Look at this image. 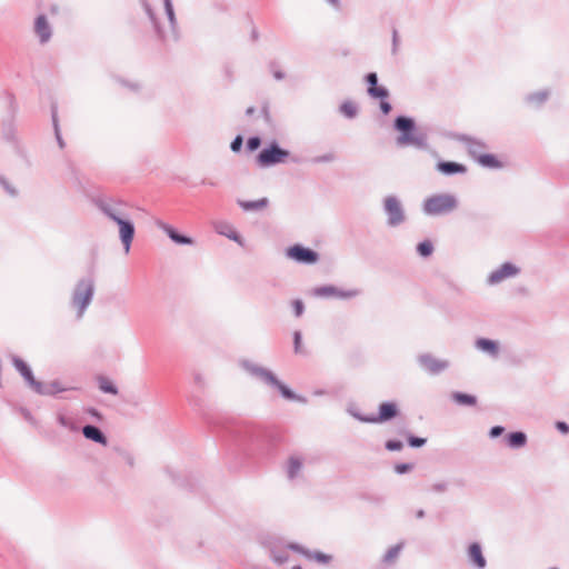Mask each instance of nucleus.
I'll return each mask as SVG.
<instances>
[{
    "mask_svg": "<svg viewBox=\"0 0 569 569\" xmlns=\"http://www.w3.org/2000/svg\"><path fill=\"white\" fill-rule=\"evenodd\" d=\"M436 170L441 174L450 177L455 174H463L467 172V167L460 162L439 160L436 163Z\"/></svg>",
    "mask_w": 569,
    "mask_h": 569,
    "instance_id": "nucleus-19",
    "label": "nucleus"
},
{
    "mask_svg": "<svg viewBox=\"0 0 569 569\" xmlns=\"http://www.w3.org/2000/svg\"><path fill=\"white\" fill-rule=\"evenodd\" d=\"M418 365L429 375L437 376L448 369L449 362L433 357L431 353H422L417 357Z\"/></svg>",
    "mask_w": 569,
    "mask_h": 569,
    "instance_id": "nucleus-10",
    "label": "nucleus"
},
{
    "mask_svg": "<svg viewBox=\"0 0 569 569\" xmlns=\"http://www.w3.org/2000/svg\"><path fill=\"white\" fill-rule=\"evenodd\" d=\"M98 209L111 219L113 222H119L123 218L128 217V214L122 210V203L113 200H98L96 202Z\"/></svg>",
    "mask_w": 569,
    "mask_h": 569,
    "instance_id": "nucleus-13",
    "label": "nucleus"
},
{
    "mask_svg": "<svg viewBox=\"0 0 569 569\" xmlns=\"http://www.w3.org/2000/svg\"><path fill=\"white\" fill-rule=\"evenodd\" d=\"M407 442L411 448H421L426 445L427 439L422 438V437H417L413 435H408Z\"/></svg>",
    "mask_w": 569,
    "mask_h": 569,
    "instance_id": "nucleus-39",
    "label": "nucleus"
},
{
    "mask_svg": "<svg viewBox=\"0 0 569 569\" xmlns=\"http://www.w3.org/2000/svg\"><path fill=\"white\" fill-rule=\"evenodd\" d=\"M58 422L64 427V428H68L69 430H72V431H76L77 430V427L76 425L73 423V421H71L68 417H66L64 415H58Z\"/></svg>",
    "mask_w": 569,
    "mask_h": 569,
    "instance_id": "nucleus-44",
    "label": "nucleus"
},
{
    "mask_svg": "<svg viewBox=\"0 0 569 569\" xmlns=\"http://www.w3.org/2000/svg\"><path fill=\"white\" fill-rule=\"evenodd\" d=\"M251 39H252L253 41H257V40L259 39V32H258V30H257L256 28H253V29L251 30Z\"/></svg>",
    "mask_w": 569,
    "mask_h": 569,
    "instance_id": "nucleus-64",
    "label": "nucleus"
},
{
    "mask_svg": "<svg viewBox=\"0 0 569 569\" xmlns=\"http://www.w3.org/2000/svg\"><path fill=\"white\" fill-rule=\"evenodd\" d=\"M34 33L41 44L50 41L52 37V28L46 14H39L34 20Z\"/></svg>",
    "mask_w": 569,
    "mask_h": 569,
    "instance_id": "nucleus-18",
    "label": "nucleus"
},
{
    "mask_svg": "<svg viewBox=\"0 0 569 569\" xmlns=\"http://www.w3.org/2000/svg\"><path fill=\"white\" fill-rule=\"evenodd\" d=\"M475 347L492 358H498L499 356V343L496 340L489 338H478L475 341Z\"/></svg>",
    "mask_w": 569,
    "mask_h": 569,
    "instance_id": "nucleus-22",
    "label": "nucleus"
},
{
    "mask_svg": "<svg viewBox=\"0 0 569 569\" xmlns=\"http://www.w3.org/2000/svg\"><path fill=\"white\" fill-rule=\"evenodd\" d=\"M451 399L460 406H475L477 403V397L473 395L465 393L461 391H453Z\"/></svg>",
    "mask_w": 569,
    "mask_h": 569,
    "instance_id": "nucleus-29",
    "label": "nucleus"
},
{
    "mask_svg": "<svg viewBox=\"0 0 569 569\" xmlns=\"http://www.w3.org/2000/svg\"><path fill=\"white\" fill-rule=\"evenodd\" d=\"M458 199L452 193H436L426 198L422 202V211L426 216H446L458 208Z\"/></svg>",
    "mask_w": 569,
    "mask_h": 569,
    "instance_id": "nucleus-5",
    "label": "nucleus"
},
{
    "mask_svg": "<svg viewBox=\"0 0 569 569\" xmlns=\"http://www.w3.org/2000/svg\"><path fill=\"white\" fill-rule=\"evenodd\" d=\"M88 412L90 413V416H92L93 418H97L99 420L102 418L100 411L98 409H96V408H90L88 410Z\"/></svg>",
    "mask_w": 569,
    "mask_h": 569,
    "instance_id": "nucleus-61",
    "label": "nucleus"
},
{
    "mask_svg": "<svg viewBox=\"0 0 569 569\" xmlns=\"http://www.w3.org/2000/svg\"><path fill=\"white\" fill-rule=\"evenodd\" d=\"M391 109H392L391 103H390V102H388V101H386V99H383V100H381V101H380V110H381V112H382L383 114H388V113H390Z\"/></svg>",
    "mask_w": 569,
    "mask_h": 569,
    "instance_id": "nucleus-54",
    "label": "nucleus"
},
{
    "mask_svg": "<svg viewBox=\"0 0 569 569\" xmlns=\"http://www.w3.org/2000/svg\"><path fill=\"white\" fill-rule=\"evenodd\" d=\"M368 94L375 99H387L389 97V90L382 86H376L375 88H368Z\"/></svg>",
    "mask_w": 569,
    "mask_h": 569,
    "instance_id": "nucleus-36",
    "label": "nucleus"
},
{
    "mask_svg": "<svg viewBox=\"0 0 569 569\" xmlns=\"http://www.w3.org/2000/svg\"><path fill=\"white\" fill-rule=\"evenodd\" d=\"M385 448L388 451H400L403 448V443L397 439L387 440L385 443Z\"/></svg>",
    "mask_w": 569,
    "mask_h": 569,
    "instance_id": "nucleus-42",
    "label": "nucleus"
},
{
    "mask_svg": "<svg viewBox=\"0 0 569 569\" xmlns=\"http://www.w3.org/2000/svg\"><path fill=\"white\" fill-rule=\"evenodd\" d=\"M239 365L252 378H256L261 382L276 388L284 399L298 401L300 403L308 402L306 397L293 392L289 387L281 382L271 370L247 359L240 360Z\"/></svg>",
    "mask_w": 569,
    "mask_h": 569,
    "instance_id": "nucleus-2",
    "label": "nucleus"
},
{
    "mask_svg": "<svg viewBox=\"0 0 569 569\" xmlns=\"http://www.w3.org/2000/svg\"><path fill=\"white\" fill-rule=\"evenodd\" d=\"M216 230L218 233L226 236L230 240H233L238 242L239 244H242V238L241 236L228 223H220L216 227Z\"/></svg>",
    "mask_w": 569,
    "mask_h": 569,
    "instance_id": "nucleus-28",
    "label": "nucleus"
},
{
    "mask_svg": "<svg viewBox=\"0 0 569 569\" xmlns=\"http://www.w3.org/2000/svg\"><path fill=\"white\" fill-rule=\"evenodd\" d=\"M41 390L36 391L39 396H56L60 392L72 390L73 388L63 387L59 380H52L48 383L41 382Z\"/></svg>",
    "mask_w": 569,
    "mask_h": 569,
    "instance_id": "nucleus-23",
    "label": "nucleus"
},
{
    "mask_svg": "<svg viewBox=\"0 0 569 569\" xmlns=\"http://www.w3.org/2000/svg\"><path fill=\"white\" fill-rule=\"evenodd\" d=\"M301 341H302V335L299 330L293 332V349L296 353H301Z\"/></svg>",
    "mask_w": 569,
    "mask_h": 569,
    "instance_id": "nucleus-47",
    "label": "nucleus"
},
{
    "mask_svg": "<svg viewBox=\"0 0 569 569\" xmlns=\"http://www.w3.org/2000/svg\"><path fill=\"white\" fill-rule=\"evenodd\" d=\"M0 183L3 186V188L6 189V191L11 194V196H16L17 194V191L14 188H12L8 181L3 178L0 179Z\"/></svg>",
    "mask_w": 569,
    "mask_h": 569,
    "instance_id": "nucleus-56",
    "label": "nucleus"
},
{
    "mask_svg": "<svg viewBox=\"0 0 569 569\" xmlns=\"http://www.w3.org/2000/svg\"><path fill=\"white\" fill-rule=\"evenodd\" d=\"M336 160V154L333 152H328L321 156L313 157L310 162L311 163H329Z\"/></svg>",
    "mask_w": 569,
    "mask_h": 569,
    "instance_id": "nucleus-40",
    "label": "nucleus"
},
{
    "mask_svg": "<svg viewBox=\"0 0 569 569\" xmlns=\"http://www.w3.org/2000/svg\"><path fill=\"white\" fill-rule=\"evenodd\" d=\"M556 429L562 435L569 433V425L566 421H557Z\"/></svg>",
    "mask_w": 569,
    "mask_h": 569,
    "instance_id": "nucleus-53",
    "label": "nucleus"
},
{
    "mask_svg": "<svg viewBox=\"0 0 569 569\" xmlns=\"http://www.w3.org/2000/svg\"><path fill=\"white\" fill-rule=\"evenodd\" d=\"M339 109L340 112L349 119H352L358 114V108L352 101L342 102Z\"/></svg>",
    "mask_w": 569,
    "mask_h": 569,
    "instance_id": "nucleus-34",
    "label": "nucleus"
},
{
    "mask_svg": "<svg viewBox=\"0 0 569 569\" xmlns=\"http://www.w3.org/2000/svg\"><path fill=\"white\" fill-rule=\"evenodd\" d=\"M447 489H448V483L445 481L437 482V483L432 485V490L436 492H445V491H447Z\"/></svg>",
    "mask_w": 569,
    "mask_h": 569,
    "instance_id": "nucleus-55",
    "label": "nucleus"
},
{
    "mask_svg": "<svg viewBox=\"0 0 569 569\" xmlns=\"http://www.w3.org/2000/svg\"><path fill=\"white\" fill-rule=\"evenodd\" d=\"M140 2H141V6L143 8L146 14L148 16L149 20L151 21L158 38L164 43L170 42V41L178 42L180 39V31H179L178 21L176 18L172 1L163 0L164 11H166V14H167V18L169 21V31L168 32L162 30V28L160 27L159 21L156 17V13H154L152 7L150 6V3L148 2V0H140Z\"/></svg>",
    "mask_w": 569,
    "mask_h": 569,
    "instance_id": "nucleus-3",
    "label": "nucleus"
},
{
    "mask_svg": "<svg viewBox=\"0 0 569 569\" xmlns=\"http://www.w3.org/2000/svg\"><path fill=\"white\" fill-rule=\"evenodd\" d=\"M302 467H303V461L300 458L290 457L287 462V469H286L288 479L289 480L296 479L300 475Z\"/></svg>",
    "mask_w": 569,
    "mask_h": 569,
    "instance_id": "nucleus-26",
    "label": "nucleus"
},
{
    "mask_svg": "<svg viewBox=\"0 0 569 569\" xmlns=\"http://www.w3.org/2000/svg\"><path fill=\"white\" fill-rule=\"evenodd\" d=\"M289 157L290 152L281 148L279 143L273 140L258 153L257 162L262 168H269L283 163Z\"/></svg>",
    "mask_w": 569,
    "mask_h": 569,
    "instance_id": "nucleus-6",
    "label": "nucleus"
},
{
    "mask_svg": "<svg viewBox=\"0 0 569 569\" xmlns=\"http://www.w3.org/2000/svg\"><path fill=\"white\" fill-rule=\"evenodd\" d=\"M82 435L86 439L91 440L96 443L107 446L108 445V438L103 433V431L94 426V425H86L82 427Z\"/></svg>",
    "mask_w": 569,
    "mask_h": 569,
    "instance_id": "nucleus-21",
    "label": "nucleus"
},
{
    "mask_svg": "<svg viewBox=\"0 0 569 569\" xmlns=\"http://www.w3.org/2000/svg\"><path fill=\"white\" fill-rule=\"evenodd\" d=\"M260 146H261V139L258 136L248 138V140H247V149L250 152H253V151L258 150Z\"/></svg>",
    "mask_w": 569,
    "mask_h": 569,
    "instance_id": "nucleus-43",
    "label": "nucleus"
},
{
    "mask_svg": "<svg viewBox=\"0 0 569 569\" xmlns=\"http://www.w3.org/2000/svg\"><path fill=\"white\" fill-rule=\"evenodd\" d=\"M455 140L465 144L469 156L476 160H478L479 157L483 154V150L488 148L482 140L463 133L455 134Z\"/></svg>",
    "mask_w": 569,
    "mask_h": 569,
    "instance_id": "nucleus-12",
    "label": "nucleus"
},
{
    "mask_svg": "<svg viewBox=\"0 0 569 569\" xmlns=\"http://www.w3.org/2000/svg\"><path fill=\"white\" fill-rule=\"evenodd\" d=\"M121 455H122V458L126 461V463L129 465L130 467H133V465H134L133 456L126 451H123Z\"/></svg>",
    "mask_w": 569,
    "mask_h": 569,
    "instance_id": "nucleus-58",
    "label": "nucleus"
},
{
    "mask_svg": "<svg viewBox=\"0 0 569 569\" xmlns=\"http://www.w3.org/2000/svg\"><path fill=\"white\" fill-rule=\"evenodd\" d=\"M12 360V365L14 366V368L17 369V371L22 376V378L24 379L26 383L28 385V387L30 389H32V391H40L41 390V381H38L34 376H33V372L31 370V368L21 359L19 358L18 356H13L11 358Z\"/></svg>",
    "mask_w": 569,
    "mask_h": 569,
    "instance_id": "nucleus-14",
    "label": "nucleus"
},
{
    "mask_svg": "<svg viewBox=\"0 0 569 569\" xmlns=\"http://www.w3.org/2000/svg\"><path fill=\"white\" fill-rule=\"evenodd\" d=\"M417 252L422 258H428L433 252V244L430 240H423L418 243Z\"/></svg>",
    "mask_w": 569,
    "mask_h": 569,
    "instance_id": "nucleus-35",
    "label": "nucleus"
},
{
    "mask_svg": "<svg viewBox=\"0 0 569 569\" xmlns=\"http://www.w3.org/2000/svg\"><path fill=\"white\" fill-rule=\"evenodd\" d=\"M292 309L296 317H301L305 312V305L302 300L296 299L292 301Z\"/></svg>",
    "mask_w": 569,
    "mask_h": 569,
    "instance_id": "nucleus-46",
    "label": "nucleus"
},
{
    "mask_svg": "<svg viewBox=\"0 0 569 569\" xmlns=\"http://www.w3.org/2000/svg\"><path fill=\"white\" fill-rule=\"evenodd\" d=\"M242 144H243V138H242V136L238 134L231 141L230 149L232 152H239L242 149Z\"/></svg>",
    "mask_w": 569,
    "mask_h": 569,
    "instance_id": "nucleus-45",
    "label": "nucleus"
},
{
    "mask_svg": "<svg viewBox=\"0 0 569 569\" xmlns=\"http://www.w3.org/2000/svg\"><path fill=\"white\" fill-rule=\"evenodd\" d=\"M348 413L351 415L355 419L361 421V422H366V420L363 419H369L370 418V415H362L356 410H353L352 408H348Z\"/></svg>",
    "mask_w": 569,
    "mask_h": 569,
    "instance_id": "nucleus-52",
    "label": "nucleus"
},
{
    "mask_svg": "<svg viewBox=\"0 0 569 569\" xmlns=\"http://www.w3.org/2000/svg\"><path fill=\"white\" fill-rule=\"evenodd\" d=\"M482 167L490 169H499L502 167L501 161L492 153H483L477 160Z\"/></svg>",
    "mask_w": 569,
    "mask_h": 569,
    "instance_id": "nucleus-30",
    "label": "nucleus"
},
{
    "mask_svg": "<svg viewBox=\"0 0 569 569\" xmlns=\"http://www.w3.org/2000/svg\"><path fill=\"white\" fill-rule=\"evenodd\" d=\"M383 211L387 216V224L389 227H398L406 221V212L396 196H387L383 199Z\"/></svg>",
    "mask_w": 569,
    "mask_h": 569,
    "instance_id": "nucleus-7",
    "label": "nucleus"
},
{
    "mask_svg": "<svg viewBox=\"0 0 569 569\" xmlns=\"http://www.w3.org/2000/svg\"><path fill=\"white\" fill-rule=\"evenodd\" d=\"M270 556H271V559H272L276 563H278V565H283V563H286V562L288 561V559H289V555H288V552H287V551H284V550H280V551H279V550L272 549V550H271Z\"/></svg>",
    "mask_w": 569,
    "mask_h": 569,
    "instance_id": "nucleus-38",
    "label": "nucleus"
},
{
    "mask_svg": "<svg viewBox=\"0 0 569 569\" xmlns=\"http://www.w3.org/2000/svg\"><path fill=\"white\" fill-rule=\"evenodd\" d=\"M193 379H194V382L198 385H202V382H203V378L200 373H194Z\"/></svg>",
    "mask_w": 569,
    "mask_h": 569,
    "instance_id": "nucleus-63",
    "label": "nucleus"
},
{
    "mask_svg": "<svg viewBox=\"0 0 569 569\" xmlns=\"http://www.w3.org/2000/svg\"><path fill=\"white\" fill-rule=\"evenodd\" d=\"M468 559L477 569H485L487 560L482 553V548L479 542H472L468 547Z\"/></svg>",
    "mask_w": 569,
    "mask_h": 569,
    "instance_id": "nucleus-20",
    "label": "nucleus"
},
{
    "mask_svg": "<svg viewBox=\"0 0 569 569\" xmlns=\"http://www.w3.org/2000/svg\"><path fill=\"white\" fill-rule=\"evenodd\" d=\"M503 432H505V427L503 426H493L489 430V437L491 439H496V438L502 436Z\"/></svg>",
    "mask_w": 569,
    "mask_h": 569,
    "instance_id": "nucleus-50",
    "label": "nucleus"
},
{
    "mask_svg": "<svg viewBox=\"0 0 569 569\" xmlns=\"http://www.w3.org/2000/svg\"><path fill=\"white\" fill-rule=\"evenodd\" d=\"M365 80L368 84V88H375L376 86H378V76L376 72L367 73Z\"/></svg>",
    "mask_w": 569,
    "mask_h": 569,
    "instance_id": "nucleus-49",
    "label": "nucleus"
},
{
    "mask_svg": "<svg viewBox=\"0 0 569 569\" xmlns=\"http://www.w3.org/2000/svg\"><path fill=\"white\" fill-rule=\"evenodd\" d=\"M400 39L399 33L396 28L392 29V47H391V53L392 56H396L399 50Z\"/></svg>",
    "mask_w": 569,
    "mask_h": 569,
    "instance_id": "nucleus-48",
    "label": "nucleus"
},
{
    "mask_svg": "<svg viewBox=\"0 0 569 569\" xmlns=\"http://www.w3.org/2000/svg\"><path fill=\"white\" fill-rule=\"evenodd\" d=\"M527 435L523 431H512L506 435L505 442L511 449H519L527 445Z\"/></svg>",
    "mask_w": 569,
    "mask_h": 569,
    "instance_id": "nucleus-24",
    "label": "nucleus"
},
{
    "mask_svg": "<svg viewBox=\"0 0 569 569\" xmlns=\"http://www.w3.org/2000/svg\"><path fill=\"white\" fill-rule=\"evenodd\" d=\"M276 67H277L276 62L270 63V70L272 71L273 78L278 81L283 80L286 77V73L279 69H276Z\"/></svg>",
    "mask_w": 569,
    "mask_h": 569,
    "instance_id": "nucleus-51",
    "label": "nucleus"
},
{
    "mask_svg": "<svg viewBox=\"0 0 569 569\" xmlns=\"http://www.w3.org/2000/svg\"><path fill=\"white\" fill-rule=\"evenodd\" d=\"M310 293L316 298H336L340 300H347L359 296L360 291L357 289L343 290L333 284H326L315 287Z\"/></svg>",
    "mask_w": 569,
    "mask_h": 569,
    "instance_id": "nucleus-8",
    "label": "nucleus"
},
{
    "mask_svg": "<svg viewBox=\"0 0 569 569\" xmlns=\"http://www.w3.org/2000/svg\"><path fill=\"white\" fill-rule=\"evenodd\" d=\"M330 7H332L336 10L341 9V1L340 0H325Z\"/></svg>",
    "mask_w": 569,
    "mask_h": 569,
    "instance_id": "nucleus-60",
    "label": "nucleus"
},
{
    "mask_svg": "<svg viewBox=\"0 0 569 569\" xmlns=\"http://www.w3.org/2000/svg\"><path fill=\"white\" fill-rule=\"evenodd\" d=\"M399 415L396 402L385 401L379 405L378 415H370L369 419H365L366 423H382L392 420Z\"/></svg>",
    "mask_w": 569,
    "mask_h": 569,
    "instance_id": "nucleus-11",
    "label": "nucleus"
},
{
    "mask_svg": "<svg viewBox=\"0 0 569 569\" xmlns=\"http://www.w3.org/2000/svg\"><path fill=\"white\" fill-rule=\"evenodd\" d=\"M99 389L104 393L118 395V387L106 377H99L98 379Z\"/></svg>",
    "mask_w": 569,
    "mask_h": 569,
    "instance_id": "nucleus-32",
    "label": "nucleus"
},
{
    "mask_svg": "<svg viewBox=\"0 0 569 569\" xmlns=\"http://www.w3.org/2000/svg\"><path fill=\"white\" fill-rule=\"evenodd\" d=\"M393 129L398 132L396 144L399 148L413 147L418 150H428V136L417 128L416 121L409 116H397Z\"/></svg>",
    "mask_w": 569,
    "mask_h": 569,
    "instance_id": "nucleus-1",
    "label": "nucleus"
},
{
    "mask_svg": "<svg viewBox=\"0 0 569 569\" xmlns=\"http://www.w3.org/2000/svg\"><path fill=\"white\" fill-rule=\"evenodd\" d=\"M117 224L119 227V238L123 246V250L126 253H129L136 233L134 224L129 217L123 218L117 222Z\"/></svg>",
    "mask_w": 569,
    "mask_h": 569,
    "instance_id": "nucleus-15",
    "label": "nucleus"
},
{
    "mask_svg": "<svg viewBox=\"0 0 569 569\" xmlns=\"http://www.w3.org/2000/svg\"><path fill=\"white\" fill-rule=\"evenodd\" d=\"M549 90H540L526 96V102L536 107L542 106L549 98Z\"/></svg>",
    "mask_w": 569,
    "mask_h": 569,
    "instance_id": "nucleus-27",
    "label": "nucleus"
},
{
    "mask_svg": "<svg viewBox=\"0 0 569 569\" xmlns=\"http://www.w3.org/2000/svg\"><path fill=\"white\" fill-rule=\"evenodd\" d=\"M154 224L162 230L171 241H173L177 244L181 246H192L194 243V240L186 234L180 233L177 229H174L169 223H166L164 221L160 219L154 220Z\"/></svg>",
    "mask_w": 569,
    "mask_h": 569,
    "instance_id": "nucleus-16",
    "label": "nucleus"
},
{
    "mask_svg": "<svg viewBox=\"0 0 569 569\" xmlns=\"http://www.w3.org/2000/svg\"><path fill=\"white\" fill-rule=\"evenodd\" d=\"M96 290V280L92 274L80 278L71 295L70 305L77 310L78 319L82 318L90 306Z\"/></svg>",
    "mask_w": 569,
    "mask_h": 569,
    "instance_id": "nucleus-4",
    "label": "nucleus"
},
{
    "mask_svg": "<svg viewBox=\"0 0 569 569\" xmlns=\"http://www.w3.org/2000/svg\"><path fill=\"white\" fill-rule=\"evenodd\" d=\"M51 118H52V124H53L56 140H57V142L59 144V148L63 149L66 147V142H64V140H63V138L61 136V132H60L59 120H58V112H57V107L56 106H52Z\"/></svg>",
    "mask_w": 569,
    "mask_h": 569,
    "instance_id": "nucleus-31",
    "label": "nucleus"
},
{
    "mask_svg": "<svg viewBox=\"0 0 569 569\" xmlns=\"http://www.w3.org/2000/svg\"><path fill=\"white\" fill-rule=\"evenodd\" d=\"M21 412H22V415H23L26 420H28L31 423H34V418H33V416L31 415V412L28 409L22 408Z\"/></svg>",
    "mask_w": 569,
    "mask_h": 569,
    "instance_id": "nucleus-59",
    "label": "nucleus"
},
{
    "mask_svg": "<svg viewBox=\"0 0 569 569\" xmlns=\"http://www.w3.org/2000/svg\"><path fill=\"white\" fill-rule=\"evenodd\" d=\"M261 112H262V114H263L264 119H266L267 121H269V120H270V113H269V108H268V106L262 107Z\"/></svg>",
    "mask_w": 569,
    "mask_h": 569,
    "instance_id": "nucleus-62",
    "label": "nucleus"
},
{
    "mask_svg": "<svg viewBox=\"0 0 569 569\" xmlns=\"http://www.w3.org/2000/svg\"><path fill=\"white\" fill-rule=\"evenodd\" d=\"M306 558L308 559H312L319 563H323V565H328L332 561V556L331 555H327V553H323L321 551H318V550H309L308 552H306Z\"/></svg>",
    "mask_w": 569,
    "mask_h": 569,
    "instance_id": "nucleus-33",
    "label": "nucleus"
},
{
    "mask_svg": "<svg viewBox=\"0 0 569 569\" xmlns=\"http://www.w3.org/2000/svg\"><path fill=\"white\" fill-rule=\"evenodd\" d=\"M238 204L243 211H259L268 207L269 200L267 198L258 200H238Z\"/></svg>",
    "mask_w": 569,
    "mask_h": 569,
    "instance_id": "nucleus-25",
    "label": "nucleus"
},
{
    "mask_svg": "<svg viewBox=\"0 0 569 569\" xmlns=\"http://www.w3.org/2000/svg\"><path fill=\"white\" fill-rule=\"evenodd\" d=\"M401 548H402V545H396V546H392L391 548H389L387 550V552L385 553L382 561L385 563L392 562L399 556Z\"/></svg>",
    "mask_w": 569,
    "mask_h": 569,
    "instance_id": "nucleus-37",
    "label": "nucleus"
},
{
    "mask_svg": "<svg viewBox=\"0 0 569 569\" xmlns=\"http://www.w3.org/2000/svg\"><path fill=\"white\" fill-rule=\"evenodd\" d=\"M413 468H415L413 463L401 462V463L395 465V472L398 473V475H405V473L410 472L411 470H413Z\"/></svg>",
    "mask_w": 569,
    "mask_h": 569,
    "instance_id": "nucleus-41",
    "label": "nucleus"
},
{
    "mask_svg": "<svg viewBox=\"0 0 569 569\" xmlns=\"http://www.w3.org/2000/svg\"><path fill=\"white\" fill-rule=\"evenodd\" d=\"M519 272L520 269L516 267L513 263L505 262L488 276V283L497 284L505 280L506 278L517 276Z\"/></svg>",
    "mask_w": 569,
    "mask_h": 569,
    "instance_id": "nucleus-17",
    "label": "nucleus"
},
{
    "mask_svg": "<svg viewBox=\"0 0 569 569\" xmlns=\"http://www.w3.org/2000/svg\"><path fill=\"white\" fill-rule=\"evenodd\" d=\"M289 549L297 551V552L303 555L305 557H306V552L309 551V549H305L303 547H301L300 545H297V543H290Z\"/></svg>",
    "mask_w": 569,
    "mask_h": 569,
    "instance_id": "nucleus-57",
    "label": "nucleus"
},
{
    "mask_svg": "<svg viewBox=\"0 0 569 569\" xmlns=\"http://www.w3.org/2000/svg\"><path fill=\"white\" fill-rule=\"evenodd\" d=\"M286 256L291 260L302 264H315L320 259V256L316 250L299 243L290 246L286 250Z\"/></svg>",
    "mask_w": 569,
    "mask_h": 569,
    "instance_id": "nucleus-9",
    "label": "nucleus"
}]
</instances>
